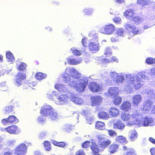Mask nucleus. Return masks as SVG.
<instances>
[{"mask_svg": "<svg viewBox=\"0 0 155 155\" xmlns=\"http://www.w3.org/2000/svg\"><path fill=\"white\" fill-rule=\"evenodd\" d=\"M88 82V80L86 78H83L76 81H74L70 82V85L78 92L82 93L84 91Z\"/></svg>", "mask_w": 155, "mask_h": 155, "instance_id": "obj_4", "label": "nucleus"}, {"mask_svg": "<svg viewBox=\"0 0 155 155\" xmlns=\"http://www.w3.org/2000/svg\"><path fill=\"white\" fill-rule=\"evenodd\" d=\"M40 113L42 115L53 120L56 119L58 116V114L54 109L49 105H46L41 107Z\"/></svg>", "mask_w": 155, "mask_h": 155, "instance_id": "obj_5", "label": "nucleus"}, {"mask_svg": "<svg viewBox=\"0 0 155 155\" xmlns=\"http://www.w3.org/2000/svg\"><path fill=\"white\" fill-rule=\"evenodd\" d=\"M108 93L105 94L106 96L109 95L112 97L117 96L119 93V88L116 87H111L108 90Z\"/></svg>", "mask_w": 155, "mask_h": 155, "instance_id": "obj_19", "label": "nucleus"}, {"mask_svg": "<svg viewBox=\"0 0 155 155\" xmlns=\"http://www.w3.org/2000/svg\"><path fill=\"white\" fill-rule=\"evenodd\" d=\"M53 144L56 146H58L62 148L68 145V144L63 142H58L56 141H53Z\"/></svg>", "mask_w": 155, "mask_h": 155, "instance_id": "obj_37", "label": "nucleus"}, {"mask_svg": "<svg viewBox=\"0 0 155 155\" xmlns=\"http://www.w3.org/2000/svg\"><path fill=\"white\" fill-rule=\"evenodd\" d=\"M44 147L45 150L47 151H50L51 150L50 142L48 141H45L44 143Z\"/></svg>", "mask_w": 155, "mask_h": 155, "instance_id": "obj_45", "label": "nucleus"}, {"mask_svg": "<svg viewBox=\"0 0 155 155\" xmlns=\"http://www.w3.org/2000/svg\"><path fill=\"white\" fill-rule=\"evenodd\" d=\"M115 2L118 4H121L125 3V0H114Z\"/></svg>", "mask_w": 155, "mask_h": 155, "instance_id": "obj_63", "label": "nucleus"}, {"mask_svg": "<svg viewBox=\"0 0 155 155\" xmlns=\"http://www.w3.org/2000/svg\"><path fill=\"white\" fill-rule=\"evenodd\" d=\"M137 3L140 5L142 6H144L149 5L150 2L149 1L144 0H138Z\"/></svg>", "mask_w": 155, "mask_h": 155, "instance_id": "obj_44", "label": "nucleus"}, {"mask_svg": "<svg viewBox=\"0 0 155 155\" xmlns=\"http://www.w3.org/2000/svg\"><path fill=\"white\" fill-rule=\"evenodd\" d=\"M119 147L118 145L116 144L111 145L109 147V150L111 153H113L117 152Z\"/></svg>", "mask_w": 155, "mask_h": 155, "instance_id": "obj_29", "label": "nucleus"}, {"mask_svg": "<svg viewBox=\"0 0 155 155\" xmlns=\"http://www.w3.org/2000/svg\"><path fill=\"white\" fill-rule=\"evenodd\" d=\"M47 77V75L41 73H38L36 74V78L38 80H41Z\"/></svg>", "mask_w": 155, "mask_h": 155, "instance_id": "obj_39", "label": "nucleus"}, {"mask_svg": "<svg viewBox=\"0 0 155 155\" xmlns=\"http://www.w3.org/2000/svg\"><path fill=\"white\" fill-rule=\"evenodd\" d=\"M142 99V96L140 94H136L132 97V103L134 107L137 106L141 102Z\"/></svg>", "mask_w": 155, "mask_h": 155, "instance_id": "obj_15", "label": "nucleus"}, {"mask_svg": "<svg viewBox=\"0 0 155 155\" xmlns=\"http://www.w3.org/2000/svg\"><path fill=\"white\" fill-rule=\"evenodd\" d=\"M119 111L118 109L115 107H112L110 109L109 113L113 117H116L119 115Z\"/></svg>", "mask_w": 155, "mask_h": 155, "instance_id": "obj_25", "label": "nucleus"}, {"mask_svg": "<svg viewBox=\"0 0 155 155\" xmlns=\"http://www.w3.org/2000/svg\"><path fill=\"white\" fill-rule=\"evenodd\" d=\"M125 27L127 31H129V33H130L131 36H134V35L140 34L142 32L141 30H139L134 26L129 24H127Z\"/></svg>", "mask_w": 155, "mask_h": 155, "instance_id": "obj_10", "label": "nucleus"}, {"mask_svg": "<svg viewBox=\"0 0 155 155\" xmlns=\"http://www.w3.org/2000/svg\"><path fill=\"white\" fill-rule=\"evenodd\" d=\"M71 93L66 94H61L58 97L57 100H54L55 104L58 105H62L68 102L70 99Z\"/></svg>", "mask_w": 155, "mask_h": 155, "instance_id": "obj_7", "label": "nucleus"}, {"mask_svg": "<svg viewBox=\"0 0 155 155\" xmlns=\"http://www.w3.org/2000/svg\"><path fill=\"white\" fill-rule=\"evenodd\" d=\"M75 155H85L83 150H80L76 153Z\"/></svg>", "mask_w": 155, "mask_h": 155, "instance_id": "obj_60", "label": "nucleus"}, {"mask_svg": "<svg viewBox=\"0 0 155 155\" xmlns=\"http://www.w3.org/2000/svg\"><path fill=\"white\" fill-rule=\"evenodd\" d=\"M105 124L104 122L97 121L95 124L96 128L99 130H103L105 129Z\"/></svg>", "mask_w": 155, "mask_h": 155, "instance_id": "obj_31", "label": "nucleus"}, {"mask_svg": "<svg viewBox=\"0 0 155 155\" xmlns=\"http://www.w3.org/2000/svg\"><path fill=\"white\" fill-rule=\"evenodd\" d=\"M136 125L139 127L152 126L155 125L154 121L150 117H146L142 118L141 115V117L137 119Z\"/></svg>", "mask_w": 155, "mask_h": 155, "instance_id": "obj_6", "label": "nucleus"}, {"mask_svg": "<svg viewBox=\"0 0 155 155\" xmlns=\"http://www.w3.org/2000/svg\"><path fill=\"white\" fill-rule=\"evenodd\" d=\"M111 52L109 48L107 47L106 48L105 51V53L104 54L105 57H110L111 56Z\"/></svg>", "mask_w": 155, "mask_h": 155, "instance_id": "obj_46", "label": "nucleus"}, {"mask_svg": "<svg viewBox=\"0 0 155 155\" xmlns=\"http://www.w3.org/2000/svg\"><path fill=\"white\" fill-rule=\"evenodd\" d=\"M71 76L74 79H78L81 77V74L75 69L68 68L66 69L64 73L62 74L63 80L66 83H68L71 80Z\"/></svg>", "mask_w": 155, "mask_h": 155, "instance_id": "obj_3", "label": "nucleus"}, {"mask_svg": "<svg viewBox=\"0 0 155 155\" xmlns=\"http://www.w3.org/2000/svg\"><path fill=\"white\" fill-rule=\"evenodd\" d=\"M129 138L130 140L134 141L137 138L138 134L135 130H131L130 131Z\"/></svg>", "mask_w": 155, "mask_h": 155, "instance_id": "obj_26", "label": "nucleus"}, {"mask_svg": "<svg viewBox=\"0 0 155 155\" xmlns=\"http://www.w3.org/2000/svg\"><path fill=\"white\" fill-rule=\"evenodd\" d=\"M116 29L115 26L112 24H109L102 27L100 30L102 34L110 35L113 34Z\"/></svg>", "mask_w": 155, "mask_h": 155, "instance_id": "obj_8", "label": "nucleus"}, {"mask_svg": "<svg viewBox=\"0 0 155 155\" xmlns=\"http://www.w3.org/2000/svg\"><path fill=\"white\" fill-rule=\"evenodd\" d=\"M71 50L73 54L75 55L79 56L81 55L82 54V52L81 51L76 49L74 48H71Z\"/></svg>", "mask_w": 155, "mask_h": 155, "instance_id": "obj_47", "label": "nucleus"}, {"mask_svg": "<svg viewBox=\"0 0 155 155\" xmlns=\"http://www.w3.org/2000/svg\"><path fill=\"white\" fill-rule=\"evenodd\" d=\"M141 114L138 112H136L131 114L127 113H122L121 115L122 120L125 122H127L128 126L133 125H136L137 119L141 117Z\"/></svg>", "mask_w": 155, "mask_h": 155, "instance_id": "obj_2", "label": "nucleus"}, {"mask_svg": "<svg viewBox=\"0 0 155 155\" xmlns=\"http://www.w3.org/2000/svg\"><path fill=\"white\" fill-rule=\"evenodd\" d=\"M94 9L92 8H85L83 10L84 13L88 16H91L93 14Z\"/></svg>", "mask_w": 155, "mask_h": 155, "instance_id": "obj_30", "label": "nucleus"}, {"mask_svg": "<svg viewBox=\"0 0 155 155\" xmlns=\"http://www.w3.org/2000/svg\"><path fill=\"white\" fill-rule=\"evenodd\" d=\"M27 148L26 145L22 143L18 146L15 150V153L18 155L25 154L26 152Z\"/></svg>", "mask_w": 155, "mask_h": 155, "instance_id": "obj_11", "label": "nucleus"}, {"mask_svg": "<svg viewBox=\"0 0 155 155\" xmlns=\"http://www.w3.org/2000/svg\"><path fill=\"white\" fill-rule=\"evenodd\" d=\"M89 35L90 37H93V39L96 40H97L98 39L97 34L95 33L94 31H92L90 33H89Z\"/></svg>", "mask_w": 155, "mask_h": 155, "instance_id": "obj_54", "label": "nucleus"}, {"mask_svg": "<svg viewBox=\"0 0 155 155\" xmlns=\"http://www.w3.org/2000/svg\"><path fill=\"white\" fill-rule=\"evenodd\" d=\"M99 145L101 147L103 148H106L111 143V141L110 139H107L106 140L105 139L101 142H100Z\"/></svg>", "mask_w": 155, "mask_h": 155, "instance_id": "obj_34", "label": "nucleus"}, {"mask_svg": "<svg viewBox=\"0 0 155 155\" xmlns=\"http://www.w3.org/2000/svg\"><path fill=\"white\" fill-rule=\"evenodd\" d=\"M132 20L138 23H141L143 22L144 20L142 18L136 16L133 18Z\"/></svg>", "mask_w": 155, "mask_h": 155, "instance_id": "obj_40", "label": "nucleus"}, {"mask_svg": "<svg viewBox=\"0 0 155 155\" xmlns=\"http://www.w3.org/2000/svg\"><path fill=\"white\" fill-rule=\"evenodd\" d=\"M17 64L19 66V69L20 71H22L25 69L26 66V64L21 62H16Z\"/></svg>", "mask_w": 155, "mask_h": 155, "instance_id": "obj_43", "label": "nucleus"}, {"mask_svg": "<svg viewBox=\"0 0 155 155\" xmlns=\"http://www.w3.org/2000/svg\"><path fill=\"white\" fill-rule=\"evenodd\" d=\"M15 84V85L19 86L22 84V81L25 78V75L21 72H19L16 76Z\"/></svg>", "mask_w": 155, "mask_h": 155, "instance_id": "obj_14", "label": "nucleus"}, {"mask_svg": "<svg viewBox=\"0 0 155 155\" xmlns=\"http://www.w3.org/2000/svg\"><path fill=\"white\" fill-rule=\"evenodd\" d=\"M91 105L94 106L99 105L102 101V97L99 96L91 97Z\"/></svg>", "mask_w": 155, "mask_h": 155, "instance_id": "obj_18", "label": "nucleus"}, {"mask_svg": "<svg viewBox=\"0 0 155 155\" xmlns=\"http://www.w3.org/2000/svg\"><path fill=\"white\" fill-rule=\"evenodd\" d=\"M89 89L93 92H97L103 90L104 89L101 85L98 84L94 82H92L89 84Z\"/></svg>", "mask_w": 155, "mask_h": 155, "instance_id": "obj_12", "label": "nucleus"}, {"mask_svg": "<svg viewBox=\"0 0 155 155\" xmlns=\"http://www.w3.org/2000/svg\"><path fill=\"white\" fill-rule=\"evenodd\" d=\"M146 63L148 64H155V58H148L146 59Z\"/></svg>", "mask_w": 155, "mask_h": 155, "instance_id": "obj_50", "label": "nucleus"}, {"mask_svg": "<svg viewBox=\"0 0 155 155\" xmlns=\"http://www.w3.org/2000/svg\"><path fill=\"white\" fill-rule=\"evenodd\" d=\"M8 132L11 134H18L20 132V129L16 125L9 126L7 128Z\"/></svg>", "mask_w": 155, "mask_h": 155, "instance_id": "obj_20", "label": "nucleus"}, {"mask_svg": "<svg viewBox=\"0 0 155 155\" xmlns=\"http://www.w3.org/2000/svg\"><path fill=\"white\" fill-rule=\"evenodd\" d=\"M110 59L111 60L107 58H103L101 59V61L103 63H108L111 61H115L116 62H118V60L114 57H113Z\"/></svg>", "mask_w": 155, "mask_h": 155, "instance_id": "obj_36", "label": "nucleus"}, {"mask_svg": "<svg viewBox=\"0 0 155 155\" xmlns=\"http://www.w3.org/2000/svg\"><path fill=\"white\" fill-rule=\"evenodd\" d=\"M107 130L108 132L109 135L111 137H115L117 135V132L113 130Z\"/></svg>", "mask_w": 155, "mask_h": 155, "instance_id": "obj_51", "label": "nucleus"}, {"mask_svg": "<svg viewBox=\"0 0 155 155\" xmlns=\"http://www.w3.org/2000/svg\"><path fill=\"white\" fill-rule=\"evenodd\" d=\"M8 118L3 119L2 120V123L4 125H5L6 124L9 123V122H8Z\"/></svg>", "mask_w": 155, "mask_h": 155, "instance_id": "obj_62", "label": "nucleus"}, {"mask_svg": "<svg viewBox=\"0 0 155 155\" xmlns=\"http://www.w3.org/2000/svg\"><path fill=\"white\" fill-rule=\"evenodd\" d=\"M6 55L7 61L9 62L15 61V58L13 54L10 51H8L6 53Z\"/></svg>", "mask_w": 155, "mask_h": 155, "instance_id": "obj_32", "label": "nucleus"}, {"mask_svg": "<svg viewBox=\"0 0 155 155\" xmlns=\"http://www.w3.org/2000/svg\"><path fill=\"white\" fill-rule=\"evenodd\" d=\"M98 143L99 144L104 140L105 139V135L104 134H99L96 136Z\"/></svg>", "mask_w": 155, "mask_h": 155, "instance_id": "obj_41", "label": "nucleus"}, {"mask_svg": "<svg viewBox=\"0 0 155 155\" xmlns=\"http://www.w3.org/2000/svg\"><path fill=\"white\" fill-rule=\"evenodd\" d=\"M94 119V116H87L86 118V121L87 123L91 124Z\"/></svg>", "mask_w": 155, "mask_h": 155, "instance_id": "obj_57", "label": "nucleus"}, {"mask_svg": "<svg viewBox=\"0 0 155 155\" xmlns=\"http://www.w3.org/2000/svg\"><path fill=\"white\" fill-rule=\"evenodd\" d=\"M125 125L123 123L119 120H116L114 121L113 128L114 129H118L123 130Z\"/></svg>", "mask_w": 155, "mask_h": 155, "instance_id": "obj_17", "label": "nucleus"}, {"mask_svg": "<svg viewBox=\"0 0 155 155\" xmlns=\"http://www.w3.org/2000/svg\"><path fill=\"white\" fill-rule=\"evenodd\" d=\"M116 141L122 144H126L127 143L126 138L122 136H118L117 137L115 138Z\"/></svg>", "mask_w": 155, "mask_h": 155, "instance_id": "obj_28", "label": "nucleus"}, {"mask_svg": "<svg viewBox=\"0 0 155 155\" xmlns=\"http://www.w3.org/2000/svg\"><path fill=\"white\" fill-rule=\"evenodd\" d=\"M90 145L89 141H87L84 142L82 144V148H86L89 147Z\"/></svg>", "mask_w": 155, "mask_h": 155, "instance_id": "obj_58", "label": "nucleus"}, {"mask_svg": "<svg viewBox=\"0 0 155 155\" xmlns=\"http://www.w3.org/2000/svg\"><path fill=\"white\" fill-rule=\"evenodd\" d=\"M124 155H137V154L134 150L130 149Z\"/></svg>", "mask_w": 155, "mask_h": 155, "instance_id": "obj_52", "label": "nucleus"}, {"mask_svg": "<svg viewBox=\"0 0 155 155\" xmlns=\"http://www.w3.org/2000/svg\"><path fill=\"white\" fill-rule=\"evenodd\" d=\"M114 101V104L117 105L121 103L122 101V98L119 96H116Z\"/></svg>", "mask_w": 155, "mask_h": 155, "instance_id": "obj_48", "label": "nucleus"}, {"mask_svg": "<svg viewBox=\"0 0 155 155\" xmlns=\"http://www.w3.org/2000/svg\"><path fill=\"white\" fill-rule=\"evenodd\" d=\"M13 110L12 106L9 105L5 107L3 109V111L5 114H7L12 112Z\"/></svg>", "mask_w": 155, "mask_h": 155, "instance_id": "obj_35", "label": "nucleus"}, {"mask_svg": "<svg viewBox=\"0 0 155 155\" xmlns=\"http://www.w3.org/2000/svg\"><path fill=\"white\" fill-rule=\"evenodd\" d=\"M125 34V32L123 28H117L115 32V36H112L111 38V41L112 42L118 41L119 40V37H124Z\"/></svg>", "mask_w": 155, "mask_h": 155, "instance_id": "obj_9", "label": "nucleus"}, {"mask_svg": "<svg viewBox=\"0 0 155 155\" xmlns=\"http://www.w3.org/2000/svg\"><path fill=\"white\" fill-rule=\"evenodd\" d=\"M70 100L76 104L81 105L83 103V100L81 98L78 97L73 93H71Z\"/></svg>", "mask_w": 155, "mask_h": 155, "instance_id": "obj_16", "label": "nucleus"}, {"mask_svg": "<svg viewBox=\"0 0 155 155\" xmlns=\"http://www.w3.org/2000/svg\"><path fill=\"white\" fill-rule=\"evenodd\" d=\"M146 92L149 98L151 99L155 98V94L153 91L148 90Z\"/></svg>", "mask_w": 155, "mask_h": 155, "instance_id": "obj_42", "label": "nucleus"}, {"mask_svg": "<svg viewBox=\"0 0 155 155\" xmlns=\"http://www.w3.org/2000/svg\"><path fill=\"white\" fill-rule=\"evenodd\" d=\"M47 134V132L44 131L40 133L38 135V137L40 139H43L45 137Z\"/></svg>", "mask_w": 155, "mask_h": 155, "instance_id": "obj_56", "label": "nucleus"}, {"mask_svg": "<svg viewBox=\"0 0 155 155\" xmlns=\"http://www.w3.org/2000/svg\"><path fill=\"white\" fill-rule=\"evenodd\" d=\"M87 40L86 39L83 38L82 40V43L84 47L88 46L87 44Z\"/></svg>", "mask_w": 155, "mask_h": 155, "instance_id": "obj_61", "label": "nucleus"}, {"mask_svg": "<svg viewBox=\"0 0 155 155\" xmlns=\"http://www.w3.org/2000/svg\"><path fill=\"white\" fill-rule=\"evenodd\" d=\"M8 122L9 123H17L18 122V120L14 116L11 115L8 118Z\"/></svg>", "mask_w": 155, "mask_h": 155, "instance_id": "obj_38", "label": "nucleus"}, {"mask_svg": "<svg viewBox=\"0 0 155 155\" xmlns=\"http://www.w3.org/2000/svg\"><path fill=\"white\" fill-rule=\"evenodd\" d=\"M150 75L151 76L155 75V68H152L150 70Z\"/></svg>", "mask_w": 155, "mask_h": 155, "instance_id": "obj_64", "label": "nucleus"}, {"mask_svg": "<svg viewBox=\"0 0 155 155\" xmlns=\"http://www.w3.org/2000/svg\"><path fill=\"white\" fill-rule=\"evenodd\" d=\"M153 104V103L152 101L150 100H146L143 103V110L144 111H149L150 110L151 107Z\"/></svg>", "mask_w": 155, "mask_h": 155, "instance_id": "obj_22", "label": "nucleus"}, {"mask_svg": "<svg viewBox=\"0 0 155 155\" xmlns=\"http://www.w3.org/2000/svg\"><path fill=\"white\" fill-rule=\"evenodd\" d=\"M89 49L92 51H99L100 46L98 42L97 41H90L88 45Z\"/></svg>", "mask_w": 155, "mask_h": 155, "instance_id": "obj_13", "label": "nucleus"}, {"mask_svg": "<svg viewBox=\"0 0 155 155\" xmlns=\"http://www.w3.org/2000/svg\"><path fill=\"white\" fill-rule=\"evenodd\" d=\"M7 87L5 82H3L0 84V90L5 91L7 90Z\"/></svg>", "mask_w": 155, "mask_h": 155, "instance_id": "obj_53", "label": "nucleus"}, {"mask_svg": "<svg viewBox=\"0 0 155 155\" xmlns=\"http://www.w3.org/2000/svg\"><path fill=\"white\" fill-rule=\"evenodd\" d=\"M45 119L42 116H40L38 119V121L39 123L43 124L45 121Z\"/></svg>", "mask_w": 155, "mask_h": 155, "instance_id": "obj_59", "label": "nucleus"}, {"mask_svg": "<svg viewBox=\"0 0 155 155\" xmlns=\"http://www.w3.org/2000/svg\"><path fill=\"white\" fill-rule=\"evenodd\" d=\"M113 21L117 24H120L121 23V18L119 17H115L113 18Z\"/></svg>", "mask_w": 155, "mask_h": 155, "instance_id": "obj_55", "label": "nucleus"}, {"mask_svg": "<svg viewBox=\"0 0 155 155\" xmlns=\"http://www.w3.org/2000/svg\"><path fill=\"white\" fill-rule=\"evenodd\" d=\"M54 87L59 92L64 93L67 91L66 86L61 84H57L55 85Z\"/></svg>", "mask_w": 155, "mask_h": 155, "instance_id": "obj_23", "label": "nucleus"}, {"mask_svg": "<svg viewBox=\"0 0 155 155\" xmlns=\"http://www.w3.org/2000/svg\"><path fill=\"white\" fill-rule=\"evenodd\" d=\"M134 10L131 9H128L125 11L124 13V16L127 18H131L134 15Z\"/></svg>", "mask_w": 155, "mask_h": 155, "instance_id": "obj_27", "label": "nucleus"}, {"mask_svg": "<svg viewBox=\"0 0 155 155\" xmlns=\"http://www.w3.org/2000/svg\"><path fill=\"white\" fill-rule=\"evenodd\" d=\"M99 117L100 118L105 120H108L109 118V114L104 111L100 112L99 114Z\"/></svg>", "mask_w": 155, "mask_h": 155, "instance_id": "obj_33", "label": "nucleus"}, {"mask_svg": "<svg viewBox=\"0 0 155 155\" xmlns=\"http://www.w3.org/2000/svg\"><path fill=\"white\" fill-rule=\"evenodd\" d=\"M73 127V126L70 124H66L63 127V129L67 131H69Z\"/></svg>", "mask_w": 155, "mask_h": 155, "instance_id": "obj_49", "label": "nucleus"}, {"mask_svg": "<svg viewBox=\"0 0 155 155\" xmlns=\"http://www.w3.org/2000/svg\"><path fill=\"white\" fill-rule=\"evenodd\" d=\"M67 60L68 63L71 65L79 64L81 61V60L80 58H75L72 57H68Z\"/></svg>", "mask_w": 155, "mask_h": 155, "instance_id": "obj_21", "label": "nucleus"}, {"mask_svg": "<svg viewBox=\"0 0 155 155\" xmlns=\"http://www.w3.org/2000/svg\"><path fill=\"white\" fill-rule=\"evenodd\" d=\"M131 103L129 101H125L120 106V109L125 111H128L131 107Z\"/></svg>", "mask_w": 155, "mask_h": 155, "instance_id": "obj_24", "label": "nucleus"}, {"mask_svg": "<svg viewBox=\"0 0 155 155\" xmlns=\"http://www.w3.org/2000/svg\"><path fill=\"white\" fill-rule=\"evenodd\" d=\"M146 73L144 71L140 72L136 74L126 75L124 73L118 74L115 71L110 73L109 76L107 72L102 75L103 79L107 83H111L113 81L115 84H122L126 78L124 89L128 93H131L134 88L136 90L140 89L143 84V80L148 79Z\"/></svg>", "mask_w": 155, "mask_h": 155, "instance_id": "obj_1", "label": "nucleus"}]
</instances>
